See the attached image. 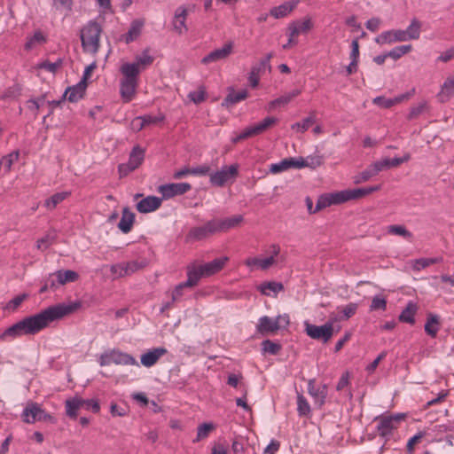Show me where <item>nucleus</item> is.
Wrapping results in <instances>:
<instances>
[{"mask_svg":"<svg viewBox=\"0 0 454 454\" xmlns=\"http://www.w3.org/2000/svg\"><path fill=\"white\" fill-rule=\"evenodd\" d=\"M79 307L78 302L57 303L47 307L39 313L26 317L15 324L21 335H35L45 329L51 323L72 314Z\"/></svg>","mask_w":454,"mask_h":454,"instance_id":"obj_1","label":"nucleus"},{"mask_svg":"<svg viewBox=\"0 0 454 454\" xmlns=\"http://www.w3.org/2000/svg\"><path fill=\"white\" fill-rule=\"evenodd\" d=\"M102 27L97 21H89L82 29L80 38L85 52L96 54L99 50Z\"/></svg>","mask_w":454,"mask_h":454,"instance_id":"obj_2","label":"nucleus"},{"mask_svg":"<svg viewBox=\"0 0 454 454\" xmlns=\"http://www.w3.org/2000/svg\"><path fill=\"white\" fill-rule=\"evenodd\" d=\"M122 78L120 82V93L124 102L132 100L138 84V76L136 69L131 66L120 67Z\"/></svg>","mask_w":454,"mask_h":454,"instance_id":"obj_3","label":"nucleus"},{"mask_svg":"<svg viewBox=\"0 0 454 454\" xmlns=\"http://www.w3.org/2000/svg\"><path fill=\"white\" fill-rule=\"evenodd\" d=\"M98 364L100 366H107L111 364L117 365H137L139 366L136 358L125 352L121 351L118 348H113L102 353L98 358Z\"/></svg>","mask_w":454,"mask_h":454,"instance_id":"obj_4","label":"nucleus"},{"mask_svg":"<svg viewBox=\"0 0 454 454\" xmlns=\"http://www.w3.org/2000/svg\"><path fill=\"white\" fill-rule=\"evenodd\" d=\"M306 334L313 340H321L327 343L334 334L333 324L326 322L323 325H312L309 322L304 323Z\"/></svg>","mask_w":454,"mask_h":454,"instance_id":"obj_5","label":"nucleus"},{"mask_svg":"<svg viewBox=\"0 0 454 454\" xmlns=\"http://www.w3.org/2000/svg\"><path fill=\"white\" fill-rule=\"evenodd\" d=\"M285 319L284 327L287 326L290 323L288 315H279L276 318H270L268 316H263L259 318L258 324L256 325V331L262 335H266L269 333H275L280 328V320Z\"/></svg>","mask_w":454,"mask_h":454,"instance_id":"obj_6","label":"nucleus"},{"mask_svg":"<svg viewBox=\"0 0 454 454\" xmlns=\"http://www.w3.org/2000/svg\"><path fill=\"white\" fill-rule=\"evenodd\" d=\"M403 416L401 414L387 415L377 418V432L380 436L387 439L392 435L393 431L397 428Z\"/></svg>","mask_w":454,"mask_h":454,"instance_id":"obj_7","label":"nucleus"},{"mask_svg":"<svg viewBox=\"0 0 454 454\" xmlns=\"http://www.w3.org/2000/svg\"><path fill=\"white\" fill-rule=\"evenodd\" d=\"M145 265L146 263L144 261L139 262L135 260L130 262H122L112 264L110 266V271L114 275V278H119L132 275Z\"/></svg>","mask_w":454,"mask_h":454,"instance_id":"obj_8","label":"nucleus"},{"mask_svg":"<svg viewBox=\"0 0 454 454\" xmlns=\"http://www.w3.org/2000/svg\"><path fill=\"white\" fill-rule=\"evenodd\" d=\"M216 232L217 231L215 220H211L207 222L204 225L192 228L185 237V241L193 242L203 240Z\"/></svg>","mask_w":454,"mask_h":454,"instance_id":"obj_9","label":"nucleus"},{"mask_svg":"<svg viewBox=\"0 0 454 454\" xmlns=\"http://www.w3.org/2000/svg\"><path fill=\"white\" fill-rule=\"evenodd\" d=\"M272 57L273 54L270 52L259 63L252 67L248 76V81L251 87H257L259 84L261 75L263 74L267 70L270 72L271 66L270 64V61Z\"/></svg>","mask_w":454,"mask_h":454,"instance_id":"obj_10","label":"nucleus"},{"mask_svg":"<svg viewBox=\"0 0 454 454\" xmlns=\"http://www.w3.org/2000/svg\"><path fill=\"white\" fill-rule=\"evenodd\" d=\"M239 166L233 164L231 166H224L220 170L210 175V182L212 184L222 187L230 179L234 178L238 175Z\"/></svg>","mask_w":454,"mask_h":454,"instance_id":"obj_11","label":"nucleus"},{"mask_svg":"<svg viewBox=\"0 0 454 454\" xmlns=\"http://www.w3.org/2000/svg\"><path fill=\"white\" fill-rule=\"evenodd\" d=\"M191 189L192 185L189 183H172L160 185L158 192L161 194L162 199L168 200L175 196L183 195Z\"/></svg>","mask_w":454,"mask_h":454,"instance_id":"obj_12","label":"nucleus"},{"mask_svg":"<svg viewBox=\"0 0 454 454\" xmlns=\"http://www.w3.org/2000/svg\"><path fill=\"white\" fill-rule=\"evenodd\" d=\"M414 94H415V88H412L410 91L401 94V95H398L392 98H387L383 96L376 97L373 98L372 102L374 105H376L381 108L388 109L397 104H400L403 101L409 100L411 97H413Z\"/></svg>","mask_w":454,"mask_h":454,"instance_id":"obj_13","label":"nucleus"},{"mask_svg":"<svg viewBox=\"0 0 454 454\" xmlns=\"http://www.w3.org/2000/svg\"><path fill=\"white\" fill-rule=\"evenodd\" d=\"M233 51V43L229 42L225 43L222 48L215 49L207 55H206L202 59L201 63L204 65H207L209 63L217 62L223 59H227Z\"/></svg>","mask_w":454,"mask_h":454,"instance_id":"obj_14","label":"nucleus"},{"mask_svg":"<svg viewBox=\"0 0 454 454\" xmlns=\"http://www.w3.org/2000/svg\"><path fill=\"white\" fill-rule=\"evenodd\" d=\"M313 27L312 20L309 17H305L300 20L291 22L287 27V35L297 37L301 34H308Z\"/></svg>","mask_w":454,"mask_h":454,"instance_id":"obj_15","label":"nucleus"},{"mask_svg":"<svg viewBox=\"0 0 454 454\" xmlns=\"http://www.w3.org/2000/svg\"><path fill=\"white\" fill-rule=\"evenodd\" d=\"M153 62V57L149 54V50L143 51L141 55L135 58V61L132 63L126 62L121 66V67H126L131 66L136 69L137 75L140 74L142 70H145L147 67L151 66Z\"/></svg>","mask_w":454,"mask_h":454,"instance_id":"obj_16","label":"nucleus"},{"mask_svg":"<svg viewBox=\"0 0 454 454\" xmlns=\"http://www.w3.org/2000/svg\"><path fill=\"white\" fill-rule=\"evenodd\" d=\"M308 392L314 398L316 405L321 407L325 403L327 395L326 385L317 387L316 380L311 379L308 382Z\"/></svg>","mask_w":454,"mask_h":454,"instance_id":"obj_17","label":"nucleus"},{"mask_svg":"<svg viewBox=\"0 0 454 454\" xmlns=\"http://www.w3.org/2000/svg\"><path fill=\"white\" fill-rule=\"evenodd\" d=\"M187 14L188 11L184 6H179L175 11L172 24L174 30L179 35L188 31V27L186 26Z\"/></svg>","mask_w":454,"mask_h":454,"instance_id":"obj_18","label":"nucleus"},{"mask_svg":"<svg viewBox=\"0 0 454 454\" xmlns=\"http://www.w3.org/2000/svg\"><path fill=\"white\" fill-rule=\"evenodd\" d=\"M43 409L36 403H29L22 411L21 417L25 423L33 424L41 421Z\"/></svg>","mask_w":454,"mask_h":454,"instance_id":"obj_19","label":"nucleus"},{"mask_svg":"<svg viewBox=\"0 0 454 454\" xmlns=\"http://www.w3.org/2000/svg\"><path fill=\"white\" fill-rule=\"evenodd\" d=\"M87 82L80 81L77 84L68 87L63 97L69 102L75 103L82 99L86 91Z\"/></svg>","mask_w":454,"mask_h":454,"instance_id":"obj_20","label":"nucleus"},{"mask_svg":"<svg viewBox=\"0 0 454 454\" xmlns=\"http://www.w3.org/2000/svg\"><path fill=\"white\" fill-rule=\"evenodd\" d=\"M167 353H168L167 348H165L163 347H159V348L150 349L141 356V364L145 367H147V368L152 367L155 364H157V362L162 356L166 355Z\"/></svg>","mask_w":454,"mask_h":454,"instance_id":"obj_21","label":"nucleus"},{"mask_svg":"<svg viewBox=\"0 0 454 454\" xmlns=\"http://www.w3.org/2000/svg\"><path fill=\"white\" fill-rule=\"evenodd\" d=\"M162 202V199L156 196H147L137 203V210L140 213H150L157 210Z\"/></svg>","mask_w":454,"mask_h":454,"instance_id":"obj_22","label":"nucleus"},{"mask_svg":"<svg viewBox=\"0 0 454 454\" xmlns=\"http://www.w3.org/2000/svg\"><path fill=\"white\" fill-rule=\"evenodd\" d=\"M291 168H301L302 161L301 157L299 158H286L278 163H274L270 165V170L273 174L280 173L282 171L287 170Z\"/></svg>","mask_w":454,"mask_h":454,"instance_id":"obj_23","label":"nucleus"},{"mask_svg":"<svg viewBox=\"0 0 454 454\" xmlns=\"http://www.w3.org/2000/svg\"><path fill=\"white\" fill-rule=\"evenodd\" d=\"M229 261L227 256H223L219 258H215L213 261L200 265L205 277H210L223 269L226 262Z\"/></svg>","mask_w":454,"mask_h":454,"instance_id":"obj_24","label":"nucleus"},{"mask_svg":"<svg viewBox=\"0 0 454 454\" xmlns=\"http://www.w3.org/2000/svg\"><path fill=\"white\" fill-rule=\"evenodd\" d=\"M404 34L403 30H388L381 33L375 38L379 44L393 43L395 42H404Z\"/></svg>","mask_w":454,"mask_h":454,"instance_id":"obj_25","label":"nucleus"},{"mask_svg":"<svg viewBox=\"0 0 454 454\" xmlns=\"http://www.w3.org/2000/svg\"><path fill=\"white\" fill-rule=\"evenodd\" d=\"M242 222L243 216L241 215H236L222 220H215V224L216 225L217 232H223L237 227Z\"/></svg>","mask_w":454,"mask_h":454,"instance_id":"obj_26","label":"nucleus"},{"mask_svg":"<svg viewBox=\"0 0 454 454\" xmlns=\"http://www.w3.org/2000/svg\"><path fill=\"white\" fill-rule=\"evenodd\" d=\"M135 214L129 210L128 207H123L121 220L118 223V228L123 233H129L135 223Z\"/></svg>","mask_w":454,"mask_h":454,"instance_id":"obj_27","label":"nucleus"},{"mask_svg":"<svg viewBox=\"0 0 454 454\" xmlns=\"http://www.w3.org/2000/svg\"><path fill=\"white\" fill-rule=\"evenodd\" d=\"M274 263L275 259H273V256H269L264 259H261L258 257H250L245 261V265L249 267L251 270H253L254 267L262 270H266Z\"/></svg>","mask_w":454,"mask_h":454,"instance_id":"obj_28","label":"nucleus"},{"mask_svg":"<svg viewBox=\"0 0 454 454\" xmlns=\"http://www.w3.org/2000/svg\"><path fill=\"white\" fill-rule=\"evenodd\" d=\"M53 278H55L56 286L57 285H65L68 282H74L78 279L79 275L77 272L67 270H57L53 274H51Z\"/></svg>","mask_w":454,"mask_h":454,"instance_id":"obj_29","label":"nucleus"},{"mask_svg":"<svg viewBox=\"0 0 454 454\" xmlns=\"http://www.w3.org/2000/svg\"><path fill=\"white\" fill-rule=\"evenodd\" d=\"M418 310V306L413 301H409L406 307L402 310L399 315V320L403 323L413 325L415 323V314Z\"/></svg>","mask_w":454,"mask_h":454,"instance_id":"obj_30","label":"nucleus"},{"mask_svg":"<svg viewBox=\"0 0 454 454\" xmlns=\"http://www.w3.org/2000/svg\"><path fill=\"white\" fill-rule=\"evenodd\" d=\"M248 96V92L247 90H242L240 91H234L233 90L226 96V98L222 102V106L224 107H231L233 105L246 99Z\"/></svg>","mask_w":454,"mask_h":454,"instance_id":"obj_31","label":"nucleus"},{"mask_svg":"<svg viewBox=\"0 0 454 454\" xmlns=\"http://www.w3.org/2000/svg\"><path fill=\"white\" fill-rule=\"evenodd\" d=\"M296 6V4L294 2H285L284 4L273 7L270 13L276 19H281L287 16Z\"/></svg>","mask_w":454,"mask_h":454,"instance_id":"obj_32","label":"nucleus"},{"mask_svg":"<svg viewBox=\"0 0 454 454\" xmlns=\"http://www.w3.org/2000/svg\"><path fill=\"white\" fill-rule=\"evenodd\" d=\"M421 22L417 19H412L411 24L406 30H403L404 34V42L408 40H416L420 36Z\"/></svg>","mask_w":454,"mask_h":454,"instance_id":"obj_33","label":"nucleus"},{"mask_svg":"<svg viewBox=\"0 0 454 454\" xmlns=\"http://www.w3.org/2000/svg\"><path fill=\"white\" fill-rule=\"evenodd\" d=\"M425 332L431 337L434 338L440 330L439 316L429 314L425 324Z\"/></svg>","mask_w":454,"mask_h":454,"instance_id":"obj_34","label":"nucleus"},{"mask_svg":"<svg viewBox=\"0 0 454 454\" xmlns=\"http://www.w3.org/2000/svg\"><path fill=\"white\" fill-rule=\"evenodd\" d=\"M83 399L74 397L66 401V412L71 419H76L77 411L82 409Z\"/></svg>","mask_w":454,"mask_h":454,"instance_id":"obj_35","label":"nucleus"},{"mask_svg":"<svg viewBox=\"0 0 454 454\" xmlns=\"http://www.w3.org/2000/svg\"><path fill=\"white\" fill-rule=\"evenodd\" d=\"M454 95V75L448 77L443 82L438 97L442 102L449 100Z\"/></svg>","mask_w":454,"mask_h":454,"instance_id":"obj_36","label":"nucleus"},{"mask_svg":"<svg viewBox=\"0 0 454 454\" xmlns=\"http://www.w3.org/2000/svg\"><path fill=\"white\" fill-rule=\"evenodd\" d=\"M143 26H144V23L141 20H134L131 23L128 33L123 35V39H124L125 43H129L135 41L140 35Z\"/></svg>","mask_w":454,"mask_h":454,"instance_id":"obj_37","label":"nucleus"},{"mask_svg":"<svg viewBox=\"0 0 454 454\" xmlns=\"http://www.w3.org/2000/svg\"><path fill=\"white\" fill-rule=\"evenodd\" d=\"M300 93H301V90H294L290 91L289 93L270 101L269 104V111H271L279 106H284V105L288 104L293 98L297 97Z\"/></svg>","mask_w":454,"mask_h":454,"instance_id":"obj_38","label":"nucleus"},{"mask_svg":"<svg viewBox=\"0 0 454 454\" xmlns=\"http://www.w3.org/2000/svg\"><path fill=\"white\" fill-rule=\"evenodd\" d=\"M283 289H284L283 284L280 282H275V281L265 282V283L261 284V286H259L260 292L262 294L267 295V296H270L271 294H277Z\"/></svg>","mask_w":454,"mask_h":454,"instance_id":"obj_39","label":"nucleus"},{"mask_svg":"<svg viewBox=\"0 0 454 454\" xmlns=\"http://www.w3.org/2000/svg\"><path fill=\"white\" fill-rule=\"evenodd\" d=\"M70 195L69 192H61L54 193L44 201V207L49 209H54L59 203L66 200Z\"/></svg>","mask_w":454,"mask_h":454,"instance_id":"obj_40","label":"nucleus"},{"mask_svg":"<svg viewBox=\"0 0 454 454\" xmlns=\"http://www.w3.org/2000/svg\"><path fill=\"white\" fill-rule=\"evenodd\" d=\"M144 158L145 151L139 146H135L129 154L128 163L136 169L142 164Z\"/></svg>","mask_w":454,"mask_h":454,"instance_id":"obj_41","label":"nucleus"},{"mask_svg":"<svg viewBox=\"0 0 454 454\" xmlns=\"http://www.w3.org/2000/svg\"><path fill=\"white\" fill-rule=\"evenodd\" d=\"M278 118L273 116H268L265 119H263L261 122L253 125L254 131L255 132L256 136L259 134H262L268 129H270L271 126L276 124L278 122Z\"/></svg>","mask_w":454,"mask_h":454,"instance_id":"obj_42","label":"nucleus"},{"mask_svg":"<svg viewBox=\"0 0 454 454\" xmlns=\"http://www.w3.org/2000/svg\"><path fill=\"white\" fill-rule=\"evenodd\" d=\"M20 158V151L16 150L4 156L0 160V168L3 167L5 172H10L14 162Z\"/></svg>","mask_w":454,"mask_h":454,"instance_id":"obj_43","label":"nucleus"},{"mask_svg":"<svg viewBox=\"0 0 454 454\" xmlns=\"http://www.w3.org/2000/svg\"><path fill=\"white\" fill-rule=\"evenodd\" d=\"M20 336H22V335L20 333V329L17 328L16 324H13L10 327L6 328L0 334V341H11L14 339L20 337Z\"/></svg>","mask_w":454,"mask_h":454,"instance_id":"obj_44","label":"nucleus"},{"mask_svg":"<svg viewBox=\"0 0 454 454\" xmlns=\"http://www.w3.org/2000/svg\"><path fill=\"white\" fill-rule=\"evenodd\" d=\"M377 175L378 174H377L375 168H373V165L371 164L364 171H362L361 173H359L358 175H356L354 177V183L360 184L363 182H366Z\"/></svg>","mask_w":454,"mask_h":454,"instance_id":"obj_45","label":"nucleus"},{"mask_svg":"<svg viewBox=\"0 0 454 454\" xmlns=\"http://www.w3.org/2000/svg\"><path fill=\"white\" fill-rule=\"evenodd\" d=\"M442 261V258H419L416 259L412 263V268L414 270H421L432 264L437 263Z\"/></svg>","mask_w":454,"mask_h":454,"instance_id":"obj_46","label":"nucleus"},{"mask_svg":"<svg viewBox=\"0 0 454 454\" xmlns=\"http://www.w3.org/2000/svg\"><path fill=\"white\" fill-rule=\"evenodd\" d=\"M428 104L426 100L419 102L417 106H412L407 115L408 120H413L419 117L420 114L428 111Z\"/></svg>","mask_w":454,"mask_h":454,"instance_id":"obj_47","label":"nucleus"},{"mask_svg":"<svg viewBox=\"0 0 454 454\" xmlns=\"http://www.w3.org/2000/svg\"><path fill=\"white\" fill-rule=\"evenodd\" d=\"M387 232L389 234L402 236L408 240L412 239V233L403 225H389L387 227Z\"/></svg>","mask_w":454,"mask_h":454,"instance_id":"obj_48","label":"nucleus"},{"mask_svg":"<svg viewBox=\"0 0 454 454\" xmlns=\"http://www.w3.org/2000/svg\"><path fill=\"white\" fill-rule=\"evenodd\" d=\"M297 411L299 416H309L311 411L308 401L301 394L297 395Z\"/></svg>","mask_w":454,"mask_h":454,"instance_id":"obj_49","label":"nucleus"},{"mask_svg":"<svg viewBox=\"0 0 454 454\" xmlns=\"http://www.w3.org/2000/svg\"><path fill=\"white\" fill-rule=\"evenodd\" d=\"M315 121V115L311 114L309 117L303 119L301 122H295L292 125V129L297 132H305L310 125Z\"/></svg>","mask_w":454,"mask_h":454,"instance_id":"obj_50","label":"nucleus"},{"mask_svg":"<svg viewBox=\"0 0 454 454\" xmlns=\"http://www.w3.org/2000/svg\"><path fill=\"white\" fill-rule=\"evenodd\" d=\"M213 423H203L198 427L197 437L193 442H200V440L207 438L210 432L215 429Z\"/></svg>","mask_w":454,"mask_h":454,"instance_id":"obj_51","label":"nucleus"},{"mask_svg":"<svg viewBox=\"0 0 454 454\" xmlns=\"http://www.w3.org/2000/svg\"><path fill=\"white\" fill-rule=\"evenodd\" d=\"M262 349L264 353L277 355L281 350V345L270 340H264L262 342Z\"/></svg>","mask_w":454,"mask_h":454,"instance_id":"obj_52","label":"nucleus"},{"mask_svg":"<svg viewBox=\"0 0 454 454\" xmlns=\"http://www.w3.org/2000/svg\"><path fill=\"white\" fill-rule=\"evenodd\" d=\"M329 198L332 199L333 205H338L350 200L348 190L329 193Z\"/></svg>","mask_w":454,"mask_h":454,"instance_id":"obj_53","label":"nucleus"},{"mask_svg":"<svg viewBox=\"0 0 454 454\" xmlns=\"http://www.w3.org/2000/svg\"><path fill=\"white\" fill-rule=\"evenodd\" d=\"M201 278L206 277L200 265L188 268L187 278L194 282V285H197Z\"/></svg>","mask_w":454,"mask_h":454,"instance_id":"obj_54","label":"nucleus"},{"mask_svg":"<svg viewBox=\"0 0 454 454\" xmlns=\"http://www.w3.org/2000/svg\"><path fill=\"white\" fill-rule=\"evenodd\" d=\"M301 160L302 161V168H316L323 163V157L320 155L308 156L307 158L301 157Z\"/></svg>","mask_w":454,"mask_h":454,"instance_id":"obj_55","label":"nucleus"},{"mask_svg":"<svg viewBox=\"0 0 454 454\" xmlns=\"http://www.w3.org/2000/svg\"><path fill=\"white\" fill-rule=\"evenodd\" d=\"M411 50V45H401L395 47L393 50L389 51L387 52V55L389 58H392L394 59H398L402 56L405 55L406 53L410 52Z\"/></svg>","mask_w":454,"mask_h":454,"instance_id":"obj_56","label":"nucleus"},{"mask_svg":"<svg viewBox=\"0 0 454 454\" xmlns=\"http://www.w3.org/2000/svg\"><path fill=\"white\" fill-rule=\"evenodd\" d=\"M386 309H387V300L381 294L375 295L372 300V303L370 305V309L384 311V310H386Z\"/></svg>","mask_w":454,"mask_h":454,"instance_id":"obj_57","label":"nucleus"},{"mask_svg":"<svg viewBox=\"0 0 454 454\" xmlns=\"http://www.w3.org/2000/svg\"><path fill=\"white\" fill-rule=\"evenodd\" d=\"M188 98L195 104H200L206 99V89L200 87L199 90L191 91Z\"/></svg>","mask_w":454,"mask_h":454,"instance_id":"obj_58","label":"nucleus"},{"mask_svg":"<svg viewBox=\"0 0 454 454\" xmlns=\"http://www.w3.org/2000/svg\"><path fill=\"white\" fill-rule=\"evenodd\" d=\"M63 64L62 59H58L55 62H50L48 60L42 62L39 67L47 70L51 73H55Z\"/></svg>","mask_w":454,"mask_h":454,"instance_id":"obj_59","label":"nucleus"},{"mask_svg":"<svg viewBox=\"0 0 454 454\" xmlns=\"http://www.w3.org/2000/svg\"><path fill=\"white\" fill-rule=\"evenodd\" d=\"M331 205H333V202L332 199L329 198V193L321 195L317 201V205L313 212H317L323 208L330 207Z\"/></svg>","mask_w":454,"mask_h":454,"instance_id":"obj_60","label":"nucleus"},{"mask_svg":"<svg viewBox=\"0 0 454 454\" xmlns=\"http://www.w3.org/2000/svg\"><path fill=\"white\" fill-rule=\"evenodd\" d=\"M256 136L252 126L246 128L240 134L231 138L233 144H237L241 140L247 139L250 137Z\"/></svg>","mask_w":454,"mask_h":454,"instance_id":"obj_61","label":"nucleus"},{"mask_svg":"<svg viewBox=\"0 0 454 454\" xmlns=\"http://www.w3.org/2000/svg\"><path fill=\"white\" fill-rule=\"evenodd\" d=\"M44 101V96L37 98V99H28L27 101V107L34 113L35 115H37L39 108L41 106L42 102Z\"/></svg>","mask_w":454,"mask_h":454,"instance_id":"obj_62","label":"nucleus"},{"mask_svg":"<svg viewBox=\"0 0 454 454\" xmlns=\"http://www.w3.org/2000/svg\"><path fill=\"white\" fill-rule=\"evenodd\" d=\"M358 305L354 302H350L346 306L342 307L340 312L346 319H348L352 316H354L357 310Z\"/></svg>","mask_w":454,"mask_h":454,"instance_id":"obj_63","label":"nucleus"},{"mask_svg":"<svg viewBox=\"0 0 454 454\" xmlns=\"http://www.w3.org/2000/svg\"><path fill=\"white\" fill-rule=\"evenodd\" d=\"M229 445L226 442H216L212 448V454H228Z\"/></svg>","mask_w":454,"mask_h":454,"instance_id":"obj_64","label":"nucleus"}]
</instances>
